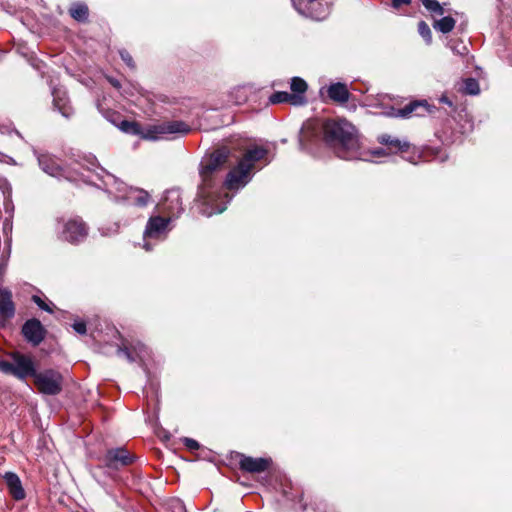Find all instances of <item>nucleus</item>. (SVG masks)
<instances>
[{
	"label": "nucleus",
	"mask_w": 512,
	"mask_h": 512,
	"mask_svg": "<svg viewBox=\"0 0 512 512\" xmlns=\"http://www.w3.org/2000/svg\"><path fill=\"white\" fill-rule=\"evenodd\" d=\"M230 155L229 148L223 146L203 158L200 163L201 183L198 187L196 201L199 203V212L207 217L222 213L232 197L228 194L221 196L219 189L221 180L219 172L227 162Z\"/></svg>",
	"instance_id": "obj_1"
},
{
	"label": "nucleus",
	"mask_w": 512,
	"mask_h": 512,
	"mask_svg": "<svg viewBox=\"0 0 512 512\" xmlns=\"http://www.w3.org/2000/svg\"><path fill=\"white\" fill-rule=\"evenodd\" d=\"M325 143L333 148L339 158H358L359 142L355 127L345 119H330L323 123Z\"/></svg>",
	"instance_id": "obj_2"
},
{
	"label": "nucleus",
	"mask_w": 512,
	"mask_h": 512,
	"mask_svg": "<svg viewBox=\"0 0 512 512\" xmlns=\"http://www.w3.org/2000/svg\"><path fill=\"white\" fill-rule=\"evenodd\" d=\"M120 129L126 133L139 135L144 140L157 141L161 139H174L185 136L191 132V126L182 120H171L150 125L144 129L139 124L124 120Z\"/></svg>",
	"instance_id": "obj_3"
},
{
	"label": "nucleus",
	"mask_w": 512,
	"mask_h": 512,
	"mask_svg": "<svg viewBox=\"0 0 512 512\" xmlns=\"http://www.w3.org/2000/svg\"><path fill=\"white\" fill-rule=\"evenodd\" d=\"M267 149L252 147L246 150L237 165L227 174L224 185L229 190L245 187L253 177V170L259 161L267 156Z\"/></svg>",
	"instance_id": "obj_4"
},
{
	"label": "nucleus",
	"mask_w": 512,
	"mask_h": 512,
	"mask_svg": "<svg viewBox=\"0 0 512 512\" xmlns=\"http://www.w3.org/2000/svg\"><path fill=\"white\" fill-rule=\"evenodd\" d=\"M103 189L113 196L115 201H123L128 205L137 207H145L149 200L150 195L147 191L128 187L123 181L115 177L109 172H104L101 176Z\"/></svg>",
	"instance_id": "obj_5"
},
{
	"label": "nucleus",
	"mask_w": 512,
	"mask_h": 512,
	"mask_svg": "<svg viewBox=\"0 0 512 512\" xmlns=\"http://www.w3.org/2000/svg\"><path fill=\"white\" fill-rule=\"evenodd\" d=\"M57 237L60 240L77 245L88 236V226L80 217L58 219L56 226Z\"/></svg>",
	"instance_id": "obj_6"
},
{
	"label": "nucleus",
	"mask_w": 512,
	"mask_h": 512,
	"mask_svg": "<svg viewBox=\"0 0 512 512\" xmlns=\"http://www.w3.org/2000/svg\"><path fill=\"white\" fill-rule=\"evenodd\" d=\"M171 217L151 216L143 232V245L146 251H152L154 246L166 239L169 232Z\"/></svg>",
	"instance_id": "obj_7"
},
{
	"label": "nucleus",
	"mask_w": 512,
	"mask_h": 512,
	"mask_svg": "<svg viewBox=\"0 0 512 512\" xmlns=\"http://www.w3.org/2000/svg\"><path fill=\"white\" fill-rule=\"evenodd\" d=\"M37 160L40 168L48 175L58 178L74 181L77 179L78 172L68 166H62L59 160L49 153H38Z\"/></svg>",
	"instance_id": "obj_8"
},
{
	"label": "nucleus",
	"mask_w": 512,
	"mask_h": 512,
	"mask_svg": "<svg viewBox=\"0 0 512 512\" xmlns=\"http://www.w3.org/2000/svg\"><path fill=\"white\" fill-rule=\"evenodd\" d=\"M38 389L47 395H56L62 389V376L54 370H46L34 375Z\"/></svg>",
	"instance_id": "obj_9"
},
{
	"label": "nucleus",
	"mask_w": 512,
	"mask_h": 512,
	"mask_svg": "<svg viewBox=\"0 0 512 512\" xmlns=\"http://www.w3.org/2000/svg\"><path fill=\"white\" fill-rule=\"evenodd\" d=\"M316 1L317 0H292V3L299 14L317 21H322L329 14V6L321 5Z\"/></svg>",
	"instance_id": "obj_10"
},
{
	"label": "nucleus",
	"mask_w": 512,
	"mask_h": 512,
	"mask_svg": "<svg viewBox=\"0 0 512 512\" xmlns=\"http://www.w3.org/2000/svg\"><path fill=\"white\" fill-rule=\"evenodd\" d=\"M159 206L161 211L168 215L167 217H171V220L179 217L184 211L180 190L176 188L167 190Z\"/></svg>",
	"instance_id": "obj_11"
},
{
	"label": "nucleus",
	"mask_w": 512,
	"mask_h": 512,
	"mask_svg": "<svg viewBox=\"0 0 512 512\" xmlns=\"http://www.w3.org/2000/svg\"><path fill=\"white\" fill-rule=\"evenodd\" d=\"M103 463L110 469H119L128 466L134 461V457L123 447L109 449L103 457Z\"/></svg>",
	"instance_id": "obj_12"
},
{
	"label": "nucleus",
	"mask_w": 512,
	"mask_h": 512,
	"mask_svg": "<svg viewBox=\"0 0 512 512\" xmlns=\"http://www.w3.org/2000/svg\"><path fill=\"white\" fill-rule=\"evenodd\" d=\"M22 334L29 343L33 346H37L44 340L46 330L40 320L32 318L23 324Z\"/></svg>",
	"instance_id": "obj_13"
},
{
	"label": "nucleus",
	"mask_w": 512,
	"mask_h": 512,
	"mask_svg": "<svg viewBox=\"0 0 512 512\" xmlns=\"http://www.w3.org/2000/svg\"><path fill=\"white\" fill-rule=\"evenodd\" d=\"M12 358L16 377L25 379L28 376H34L36 374L34 363L30 357L20 353H14Z\"/></svg>",
	"instance_id": "obj_14"
},
{
	"label": "nucleus",
	"mask_w": 512,
	"mask_h": 512,
	"mask_svg": "<svg viewBox=\"0 0 512 512\" xmlns=\"http://www.w3.org/2000/svg\"><path fill=\"white\" fill-rule=\"evenodd\" d=\"M54 108L65 118H69L73 114V108L67 97V92L61 87L52 89Z\"/></svg>",
	"instance_id": "obj_15"
},
{
	"label": "nucleus",
	"mask_w": 512,
	"mask_h": 512,
	"mask_svg": "<svg viewBox=\"0 0 512 512\" xmlns=\"http://www.w3.org/2000/svg\"><path fill=\"white\" fill-rule=\"evenodd\" d=\"M16 307L10 289L0 287V317L8 320L15 316Z\"/></svg>",
	"instance_id": "obj_16"
},
{
	"label": "nucleus",
	"mask_w": 512,
	"mask_h": 512,
	"mask_svg": "<svg viewBox=\"0 0 512 512\" xmlns=\"http://www.w3.org/2000/svg\"><path fill=\"white\" fill-rule=\"evenodd\" d=\"M271 463L267 458H253L250 456H242L239 462L241 470L249 473H261L268 469Z\"/></svg>",
	"instance_id": "obj_17"
},
{
	"label": "nucleus",
	"mask_w": 512,
	"mask_h": 512,
	"mask_svg": "<svg viewBox=\"0 0 512 512\" xmlns=\"http://www.w3.org/2000/svg\"><path fill=\"white\" fill-rule=\"evenodd\" d=\"M306 97L299 94H292L286 91H278L269 97L271 104L290 103L294 106H301L306 103Z\"/></svg>",
	"instance_id": "obj_18"
},
{
	"label": "nucleus",
	"mask_w": 512,
	"mask_h": 512,
	"mask_svg": "<svg viewBox=\"0 0 512 512\" xmlns=\"http://www.w3.org/2000/svg\"><path fill=\"white\" fill-rule=\"evenodd\" d=\"M4 479L10 495L17 501L23 500L26 494L18 475L13 472H7L4 475Z\"/></svg>",
	"instance_id": "obj_19"
},
{
	"label": "nucleus",
	"mask_w": 512,
	"mask_h": 512,
	"mask_svg": "<svg viewBox=\"0 0 512 512\" xmlns=\"http://www.w3.org/2000/svg\"><path fill=\"white\" fill-rule=\"evenodd\" d=\"M328 97L334 102L345 103L349 100V91L344 83H333L327 88Z\"/></svg>",
	"instance_id": "obj_20"
},
{
	"label": "nucleus",
	"mask_w": 512,
	"mask_h": 512,
	"mask_svg": "<svg viewBox=\"0 0 512 512\" xmlns=\"http://www.w3.org/2000/svg\"><path fill=\"white\" fill-rule=\"evenodd\" d=\"M117 354L119 356L125 357L128 362L133 363L137 362L138 360L142 361L147 354V350L144 345L139 344L136 347H134L133 350L127 347H118Z\"/></svg>",
	"instance_id": "obj_21"
},
{
	"label": "nucleus",
	"mask_w": 512,
	"mask_h": 512,
	"mask_svg": "<svg viewBox=\"0 0 512 512\" xmlns=\"http://www.w3.org/2000/svg\"><path fill=\"white\" fill-rule=\"evenodd\" d=\"M378 140L381 144L387 145L390 148H395L397 151L405 152L409 148L408 142L401 141L387 134L379 136Z\"/></svg>",
	"instance_id": "obj_22"
},
{
	"label": "nucleus",
	"mask_w": 512,
	"mask_h": 512,
	"mask_svg": "<svg viewBox=\"0 0 512 512\" xmlns=\"http://www.w3.org/2000/svg\"><path fill=\"white\" fill-rule=\"evenodd\" d=\"M69 13L73 19L78 22H84L88 19L89 10L86 4L84 3H75L70 9Z\"/></svg>",
	"instance_id": "obj_23"
},
{
	"label": "nucleus",
	"mask_w": 512,
	"mask_h": 512,
	"mask_svg": "<svg viewBox=\"0 0 512 512\" xmlns=\"http://www.w3.org/2000/svg\"><path fill=\"white\" fill-rule=\"evenodd\" d=\"M456 21L451 16H444L439 20H435L433 28L443 34L451 32L455 27Z\"/></svg>",
	"instance_id": "obj_24"
},
{
	"label": "nucleus",
	"mask_w": 512,
	"mask_h": 512,
	"mask_svg": "<svg viewBox=\"0 0 512 512\" xmlns=\"http://www.w3.org/2000/svg\"><path fill=\"white\" fill-rule=\"evenodd\" d=\"M78 165L86 170L92 171L95 168L100 170V173H97L98 178L102 182L101 176L104 175V172H107L102 167H98L97 159L94 155H85Z\"/></svg>",
	"instance_id": "obj_25"
},
{
	"label": "nucleus",
	"mask_w": 512,
	"mask_h": 512,
	"mask_svg": "<svg viewBox=\"0 0 512 512\" xmlns=\"http://www.w3.org/2000/svg\"><path fill=\"white\" fill-rule=\"evenodd\" d=\"M460 91L463 94L475 96L480 93V86L475 78H466L462 83Z\"/></svg>",
	"instance_id": "obj_26"
},
{
	"label": "nucleus",
	"mask_w": 512,
	"mask_h": 512,
	"mask_svg": "<svg viewBox=\"0 0 512 512\" xmlns=\"http://www.w3.org/2000/svg\"><path fill=\"white\" fill-rule=\"evenodd\" d=\"M2 231L5 238V245L9 248V251L12 249V232H13V219L11 217H6L3 221Z\"/></svg>",
	"instance_id": "obj_27"
},
{
	"label": "nucleus",
	"mask_w": 512,
	"mask_h": 512,
	"mask_svg": "<svg viewBox=\"0 0 512 512\" xmlns=\"http://www.w3.org/2000/svg\"><path fill=\"white\" fill-rule=\"evenodd\" d=\"M290 88L292 90V94H299L305 96L308 85L306 81L300 77H293L290 82Z\"/></svg>",
	"instance_id": "obj_28"
},
{
	"label": "nucleus",
	"mask_w": 512,
	"mask_h": 512,
	"mask_svg": "<svg viewBox=\"0 0 512 512\" xmlns=\"http://www.w3.org/2000/svg\"><path fill=\"white\" fill-rule=\"evenodd\" d=\"M422 5L432 14L442 16L444 8L437 0H421Z\"/></svg>",
	"instance_id": "obj_29"
},
{
	"label": "nucleus",
	"mask_w": 512,
	"mask_h": 512,
	"mask_svg": "<svg viewBox=\"0 0 512 512\" xmlns=\"http://www.w3.org/2000/svg\"><path fill=\"white\" fill-rule=\"evenodd\" d=\"M418 33L424 39L427 45L432 43V32L429 25L425 21L418 23Z\"/></svg>",
	"instance_id": "obj_30"
},
{
	"label": "nucleus",
	"mask_w": 512,
	"mask_h": 512,
	"mask_svg": "<svg viewBox=\"0 0 512 512\" xmlns=\"http://www.w3.org/2000/svg\"><path fill=\"white\" fill-rule=\"evenodd\" d=\"M422 107L423 109H426L424 104L421 102H412L403 107L398 111V116L400 117H408L410 116L414 111H416L418 108Z\"/></svg>",
	"instance_id": "obj_31"
},
{
	"label": "nucleus",
	"mask_w": 512,
	"mask_h": 512,
	"mask_svg": "<svg viewBox=\"0 0 512 512\" xmlns=\"http://www.w3.org/2000/svg\"><path fill=\"white\" fill-rule=\"evenodd\" d=\"M3 205L5 213L8 214V217H11V219H13L15 207L11 199L10 193L5 197Z\"/></svg>",
	"instance_id": "obj_32"
},
{
	"label": "nucleus",
	"mask_w": 512,
	"mask_h": 512,
	"mask_svg": "<svg viewBox=\"0 0 512 512\" xmlns=\"http://www.w3.org/2000/svg\"><path fill=\"white\" fill-rule=\"evenodd\" d=\"M119 55L121 57V59L123 60V62L131 69H134L135 68V63L133 61V58L131 56V54L125 50V49H121L119 51Z\"/></svg>",
	"instance_id": "obj_33"
},
{
	"label": "nucleus",
	"mask_w": 512,
	"mask_h": 512,
	"mask_svg": "<svg viewBox=\"0 0 512 512\" xmlns=\"http://www.w3.org/2000/svg\"><path fill=\"white\" fill-rule=\"evenodd\" d=\"M0 370L5 374H11L15 376L14 362L10 363L8 361L0 360Z\"/></svg>",
	"instance_id": "obj_34"
},
{
	"label": "nucleus",
	"mask_w": 512,
	"mask_h": 512,
	"mask_svg": "<svg viewBox=\"0 0 512 512\" xmlns=\"http://www.w3.org/2000/svg\"><path fill=\"white\" fill-rule=\"evenodd\" d=\"M182 441L186 448L189 449L190 451L197 450L200 447V444L192 438L184 437Z\"/></svg>",
	"instance_id": "obj_35"
},
{
	"label": "nucleus",
	"mask_w": 512,
	"mask_h": 512,
	"mask_svg": "<svg viewBox=\"0 0 512 512\" xmlns=\"http://www.w3.org/2000/svg\"><path fill=\"white\" fill-rule=\"evenodd\" d=\"M32 300H33V302H34V303H36V304H37V306H38L40 309H42V310H44V311H47V312H49V313H52V309H51V307H50L48 304H46V303L41 299V297H39V296H37V295H33Z\"/></svg>",
	"instance_id": "obj_36"
},
{
	"label": "nucleus",
	"mask_w": 512,
	"mask_h": 512,
	"mask_svg": "<svg viewBox=\"0 0 512 512\" xmlns=\"http://www.w3.org/2000/svg\"><path fill=\"white\" fill-rule=\"evenodd\" d=\"M74 331L78 334L84 335L86 333V324L82 321H77L72 325Z\"/></svg>",
	"instance_id": "obj_37"
},
{
	"label": "nucleus",
	"mask_w": 512,
	"mask_h": 512,
	"mask_svg": "<svg viewBox=\"0 0 512 512\" xmlns=\"http://www.w3.org/2000/svg\"><path fill=\"white\" fill-rule=\"evenodd\" d=\"M450 48L452 49V51L455 54H459V55H465L468 52V49H467V47L464 44L457 45V46H452L451 45Z\"/></svg>",
	"instance_id": "obj_38"
},
{
	"label": "nucleus",
	"mask_w": 512,
	"mask_h": 512,
	"mask_svg": "<svg viewBox=\"0 0 512 512\" xmlns=\"http://www.w3.org/2000/svg\"><path fill=\"white\" fill-rule=\"evenodd\" d=\"M411 3V0H392V6L394 8H399L402 5H409Z\"/></svg>",
	"instance_id": "obj_39"
},
{
	"label": "nucleus",
	"mask_w": 512,
	"mask_h": 512,
	"mask_svg": "<svg viewBox=\"0 0 512 512\" xmlns=\"http://www.w3.org/2000/svg\"><path fill=\"white\" fill-rule=\"evenodd\" d=\"M370 154L372 156H375V157H380V156H384V155H387V152L385 149L383 148H378V149H374L370 152Z\"/></svg>",
	"instance_id": "obj_40"
},
{
	"label": "nucleus",
	"mask_w": 512,
	"mask_h": 512,
	"mask_svg": "<svg viewBox=\"0 0 512 512\" xmlns=\"http://www.w3.org/2000/svg\"><path fill=\"white\" fill-rule=\"evenodd\" d=\"M118 228L119 226L117 224H115V227L113 230H111L110 232H105L104 231V228H101V233L102 235H110V234H114V233H117L118 232Z\"/></svg>",
	"instance_id": "obj_41"
},
{
	"label": "nucleus",
	"mask_w": 512,
	"mask_h": 512,
	"mask_svg": "<svg viewBox=\"0 0 512 512\" xmlns=\"http://www.w3.org/2000/svg\"><path fill=\"white\" fill-rule=\"evenodd\" d=\"M440 102L445 103V104H447V105H449V106H452V102L449 100V98H448L447 96H444V95H443V96L440 98Z\"/></svg>",
	"instance_id": "obj_42"
},
{
	"label": "nucleus",
	"mask_w": 512,
	"mask_h": 512,
	"mask_svg": "<svg viewBox=\"0 0 512 512\" xmlns=\"http://www.w3.org/2000/svg\"><path fill=\"white\" fill-rule=\"evenodd\" d=\"M110 83L116 87V88H119L120 87V83L118 80H115V79H110Z\"/></svg>",
	"instance_id": "obj_43"
},
{
	"label": "nucleus",
	"mask_w": 512,
	"mask_h": 512,
	"mask_svg": "<svg viewBox=\"0 0 512 512\" xmlns=\"http://www.w3.org/2000/svg\"><path fill=\"white\" fill-rule=\"evenodd\" d=\"M5 251H6L7 257H9L11 254V251H9V248H7L6 245H5Z\"/></svg>",
	"instance_id": "obj_44"
},
{
	"label": "nucleus",
	"mask_w": 512,
	"mask_h": 512,
	"mask_svg": "<svg viewBox=\"0 0 512 512\" xmlns=\"http://www.w3.org/2000/svg\"><path fill=\"white\" fill-rule=\"evenodd\" d=\"M3 271V266L0 265V273Z\"/></svg>",
	"instance_id": "obj_45"
}]
</instances>
